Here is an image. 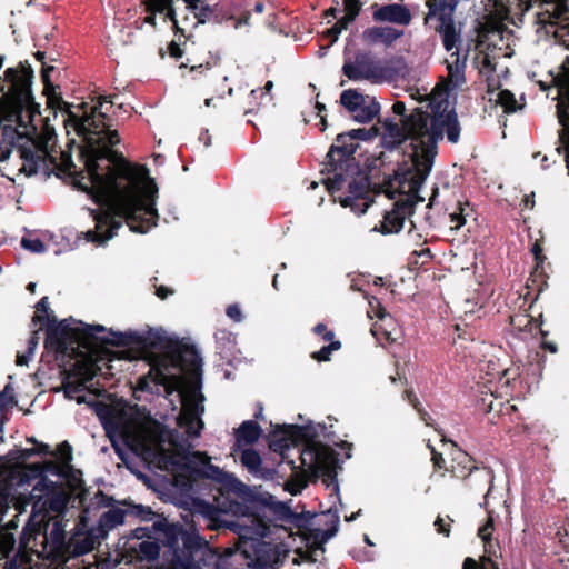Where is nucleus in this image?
<instances>
[{
  "instance_id": "nucleus-1",
  "label": "nucleus",
  "mask_w": 569,
  "mask_h": 569,
  "mask_svg": "<svg viewBox=\"0 0 569 569\" xmlns=\"http://www.w3.org/2000/svg\"><path fill=\"white\" fill-rule=\"evenodd\" d=\"M103 102L113 103L112 97H99V106L91 113L78 116L68 111L66 127H71L82 138L81 154L87 176L78 186L102 206L94 217L96 229L88 230L87 241L103 244L117 234L123 223L129 230L146 233L157 226L156 208L158 187L144 167L131 166L111 147L120 142L116 130H110L107 114L99 109Z\"/></svg>"
},
{
  "instance_id": "nucleus-22",
  "label": "nucleus",
  "mask_w": 569,
  "mask_h": 569,
  "mask_svg": "<svg viewBox=\"0 0 569 569\" xmlns=\"http://www.w3.org/2000/svg\"><path fill=\"white\" fill-rule=\"evenodd\" d=\"M216 348L222 358H229L236 350V336L224 329H219L214 333Z\"/></svg>"
},
{
  "instance_id": "nucleus-39",
  "label": "nucleus",
  "mask_w": 569,
  "mask_h": 569,
  "mask_svg": "<svg viewBox=\"0 0 569 569\" xmlns=\"http://www.w3.org/2000/svg\"><path fill=\"white\" fill-rule=\"evenodd\" d=\"M170 4H172V0H149L148 10L163 13Z\"/></svg>"
},
{
  "instance_id": "nucleus-16",
  "label": "nucleus",
  "mask_w": 569,
  "mask_h": 569,
  "mask_svg": "<svg viewBox=\"0 0 569 569\" xmlns=\"http://www.w3.org/2000/svg\"><path fill=\"white\" fill-rule=\"evenodd\" d=\"M350 139L347 133H340L336 138V142L330 147L327 153V159L332 167V170H337V163L341 162L345 158L350 157L356 151V146L349 142Z\"/></svg>"
},
{
  "instance_id": "nucleus-49",
  "label": "nucleus",
  "mask_w": 569,
  "mask_h": 569,
  "mask_svg": "<svg viewBox=\"0 0 569 569\" xmlns=\"http://www.w3.org/2000/svg\"><path fill=\"white\" fill-rule=\"evenodd\" d=\"M26 453H27V456L34 455V453H37V455H48V453H51V451H50L48 445L39 443L37 446V448L26 450Z\"/></svg>"
},
{
  "instance_id": "nucleus-60",
  "label": "nucleus",
  "mask_w": 569,
  "mask_h": 569,
  "mask_svg": "<svg viewBox=\"0 0 569 569\" xmlns=\"http://www.w3.org/2000/svg\"><path fill=\"white\" fill-rule=\"evenodd\" d=\"M341 32V28L337 27V24H335L332 28L328 30V34L332 38V42H335L338 39Z\"/></svg>"
},
{
  "instance_id": "nucleus-34",
  "label": "nucleus",
  "mask_w": 569,
  "mask_h": 569,
  "mask_svg": "<svg viewBox=\"0 0 569 569\" xmlns=\"http://www.w3.org/2000/svg\"><path fill=\"white\" fill-rule=\"evenodd\" d=\"M84 389V385L76 383V382H66L63 385L64 395L69 399H76L79 403L83 402V397L79 396V393Z\"/></svg>"
},
{
  "instance_id": "nucleus-4",
  "label": "nucleus",
  "mask_w": 569,
  "mask_h": 569,
  "mask_svg": "<svg viewBox=\"0 0 569 569\" xmlns=\"http://www.w3.org/2000/svg\"><path fill=\"white\" fill-rule=\"evenodd\" d=\"M439 132H433L431 136H426V142L420 140L418 143H426L428 147L425 149V158L418 162V174L405 176L403 181H393L391 187L398 182L399 199L393 203V208L387 211L380 226H375L372 231L381 232L382 234L398 233L405 223L407 217L413 212V207L423 201L419 196L420 188L428 178L435 160V139Z\"/></svg>"
},
{
  "instance_id": "nucleus-13",
  "label": "nucleus",
  "mask_w": 569,
  "mask_h": 569,
  "mask_svg": "<svg viewBox=\"0 0 569 569\" xmlns=\"http://www.w3.org/2000/svg\"><path fill=\"white\" fill-rule=\"evenodd\" d=\"M277 428L282 432L283 437L278 441H274L272 447L274 451H281L282 456L283 451L289 449L291 446H295L299 441H307L315 436L307 426L283 425L277 426Z\"/></svg>"
},
{
  "instance_id": "nucleus-37",
  "label": "nucleus",
  "mask_w": 569,
  "mask_h": 569,
  "mask_svg": "<svg viewBox=\"0 0 569 569\" xmlns=\"http://www.w3.org/2000/svg\"><path fill=\"white\" fill-rule=\"evenodd\" d=\"M492 530L493 519L492 516L489 513L487 522L483 526H481L478 530V536L482 539L485 545H488L490 542Z\"/></svg>"
},
{
  "instance_id": "nucleus-19",
  "label": "nucleus",
  "mask_w": 569,
  "mask_h": 569,
  "mask_svg": "<svg viewBox=\"0 0 569 569\" xmlns=\"http://www.w3.org/2000/svg\"><path fill=\"white\" fill-rule=\"evenodd\" d=\"M489 100L493 101L497 106L502 108L503 113H513L521 110L525 106L519 102L515 94L508 89L495 90L493 87L489 88Z\"/></svg>"
},
{
  "instance_id": "nucleus-9",
  "label": "nucleus",
  "mask_w": 569,
  "mask_h": 569,
  "mask_svg": "<svg viewBox=\"0 0 569 569\" xmlns=\"http://www.w3.org/2000/svg\"><path fill=\"white\" fill-rule=\"evenodd\" d=\"M302 468L311 472H321L327 478L325 482L328 488H331L332 493H339V486L336 476L332 473L336 463V455L333 450L325 445L315 443L306 447L303 450H298Z\"/></svg>"
},
{
  "instance_id": "nucleus-12",
  "label": "nucleus",
  "mask_w": 569,
  "mask_h": 569,
  "mask_svg": "<svg viewBox=\"0 0 569 569\" xmlns=\"http://www.w3.org/2000/svg\"><path fill=\"white\" fill-rule=\"evenodd\" d=\"M460 42H458L456 44V47L450 50L452 52L446 59V64H447V70H448V77H447L448 83L447 84H438V86H436L432 89V91H433L437 88L441 87L445 90H447L448 93H449V100L453 104H455V98H451V92L450 91L459 88L460 86H462L466 82V77H465L466 56L461 57V54H460V52L458 50V44Z\"/></svg>"
},
{
  "instance_id": "nucleus-51",
  "label": "nucleus",
  "mask_w": 569,
  "mask_h": 569,
  "mask_svg": "<svg viewBox=\"0 0 569 569\" xmlns=\"http://www.w3.org/2000/svg\"><path fill=\"white\" fill-rule=\"evenodd\" d=\"M38 343H39L38 332H37V331H34V332L32 333V336H31V337L29 338V340H28V353H29L30 356H33L34 350H36V348H37Z\"/></svg>"
},
{
  "instance_id": "nucleus-45",
  "label": "nucleus",
  "mask_w": 569,
  "mask_h": 569,
  "mask_svg": "<svg viewBox=\"0 0 569 569\" xmlns=\"http://www.w3.org/2000/svg\"><path fill=\"white\" fill-rule=\"evenodd\" d=\"M227 316L234 320L236 322H240L242 320V313L240 308L237 305H231L227 308Z\"/></svg>"
},
{
  "instance_id": "nucleus-55",
  "label": "nucleus",
  "mask_w": 569,
  "mask_h": 569,
  "mask_svg": "<svg viewBox=\"0 0 569 569\" xmlns=\"http://www.w3.org/2000/svg\"><path fill=\"white\" fill-rule=\"evenodd\" d=\"M169 53L173 58H181L182 57V50L176 42H171L169 44Z\"/></svg>"
},
{
  "instance_id": "nucleus-36",
  "label": "nucleus",
  "mask_w": 569,
  "mask_h": 569,
  "mask_svg": "<svg viewBox=\"0 0 569 569\" xmlns=\"http://www.w3.org/2000/svg\"><path fill=\"white\" fill-rule=\"evenodd\" d=\"M21 247L33 253H42L46 251L44 243L38 238L23 237L21 239Z\"/></svg>"
},
{
  "instance_id": "nucleus-7",
  "label": "nucleus",
  "mask_w": 569,
  "mask_h": 569,
  "mask_svg": "<svg viewBox=\"0 0 569 569\" xmlns=\"http://www.w3.org/2000/svg\"><path fill=\"white\" fill-rule=\"evenodd\" d=\"M16 122V132L20 138H26L34 144L42 153L50 141L54 138V130L40 117L39 106L33 101L26 99L19 101L11 114ZM43 159L44 154L38 156Z\"/></svg>"
},
{
  "instance_id": "nucleus-14",
  "label": "nucleus",
  "mask_w": 569,
  "mask_h": 569,
  "mask_svg": "<svg viewBox=\"0 0 569 569\" xmlns=\"http://www.w3.org/2000/svg\"><path fill=\"white\" fill-rule=\"evenodd\" d=\"M372 17L376 21H387L402 26H407L411 21L410 11L405 6L399 3L375 7Z\"/></svg>"
},
{
  "instance_id": "nucleus-46",
  "label": "nucleus",
  "mask_w": 569,
  "mask_h": 569,
  "mask_svg": "<svg viewBox=\"0 0 569 569\" xmlns=\"http://www.w3.org/2000/svg\"><path fill=\"white\" fill-rule=\"evenodd\" d=\"M428 447L431 450V455H432L431 460H432L435 467L439 468V469L443 468L445 459H443L442 455L437 452L436 449L433 447H431L430 445H428Z\"/></svg>"
},
{
  "instance_id": "nucleus-8",
  "label": "nucleus",
  "mask_w": 569,
  "mask_h": 569,
  "mask_svg": "<svg viewBox=\"0 0 569 569\" xmlns=\"http://www.w3.org/2000/svg\"><path fill=\"white\" fill-rule=\"evenodd\" d=\"M459 0H428V14L425 23L440 33L446 50H451L460 42L453 12Z\"/></svg>"
},
{
  "instance_id": "nucleus-21",
  "label": "nucleus",
  "mask_w": 569,
  "mask_h": 569,
  "mask_svg": "<svg viewBox=\"0 0 569 569\" xmlns=\"http://www.w3.org/2000/svg\"><path fill=\"white\" fill-rule=\"evenodd\" d=\"M475 473H470V477L468 479V486L476 491L483 490L486 487H488L486 495H485V502L481 503V506L487 505V498L491 490L492 482H493V475L491 470L483 468L478 469L475 468Z\"/></svg>"
},
{
  "instance_id": "nucleus-33",
  "label": "nucleus",
  "mask_w": 569,
  "mask_h": 569,
  "mask_svg": "<svg viewBox=\"0 0 569 569\" xmlns=\"http://www.w3.org/2000/svg\"><path fill=\"white\" fill-rule=\"evenodd\" d=\"M330 343L323 346L320 350L312 352L311 357L317 361H328L332 351L340 349V341H329Z\"/></svg>"
},
{
  "instance_id": "nucleus-27",
  "label": "nucleus",
  "mask_w": 569,
  "mask_h": 569,
  "mask_svg": "<svg viewBox=\"0 0 569 569\" xmlns=\"http://www.w3.org/2000/svg\"><path fill=\"white\" fill-rule=\"evenodd\" d=\"M64 523L62 520H53L46 528V538L50 539L54 545H61L64 541Z\"/></svg>"
},
{
  "instance_id": "nucleus-53",
  "label": "nucleus",
  "mask_w": 569,
  "mask_h": 569,
  "mask_svg": "<svg viewBox=\"0 0 569 569\" xmlns=\"http://www.w3.org/2000/svg\"><path fill=\"white\" fill-rule=\"evenodd\" d=\"M59 451L61 453V458L64 461L71 460V447L67 442H63L59 446Z\"/></svg>"
},
{
  "instance_id": "nucleus-20",
  "label": "nucleus",
  "mask_w": 569,
  "mask_h": 569,
  "mask_svg": "<svg viewBox=\"0 0 569 569\" xmlns=\"http://www.w3.org/2000/svg\"><path fill=\"white\" fill-rule=\"evenodd\" d=\"M260 435L261 429L257 422L243 421L236 431V447L240 449L242 446L252 445L258 441Z\"/></svg>"
},
{
  "instance_id": "nucleus-2",
  "label": "nucleus",
  "mask_w": 569,
  "mask_h": 569,
  "mask_svg": "<svg viewBox=\"0 0 569 569\" xmlns=\"http://www.w3.org/2000/svg\"><path fill=\"white\" fill-rule=\"evenodd\" d=\"M72 323L76 326L72 327L69 320H63L58 326L50 327L47 332L46 348L56 352H66L68 340L74 339L86 343L90 338L117 346L148 343L159 347L162 352L150 359V370L148 375L139 378L137 389L153 393L159 392V387L162 386L167 393L178 391L181 399L178 426L189 437L200 436L204 426L201 419L204 412V396L201 392L200 382L202 360L196 350L170 346L166 332L161 330H150L146 337L133 331H110L108 336L99 337L98 333L106 331L104 327L76 321Z\"/></svg>"
},
{
  "instance_id": "nucleus-29",
  "label": "nucleus",
  "mask_w": 569,
  "mask_h": 569,
  "mask_svg": "<svg viewBox=\"0 0 569 569\" xmlns=\"http://www.w3.org/2000/svg\"><path fill=\"white\" fill-rule=\"evenodd\" d=\"M495 69L496 64L488 54H485L481 58H479V72L487 78L489 88L495 87L492 79V73Z\"/></svg>"
},
{
  "instance_id": "nucleus-54",
  "label": "nucleus",
  "mask_w": 569,
  "mask_h": 569,
  "mask_svg": "<svg viewBox=\"0 0 569 569\" xmlns=\"http://www.w3.org/2000/svg\"><path fill=\"white\" fill-rule=\"evenodd\" d=\"M435 527L439 533H443L445 536H449L450 529L443 525V519L438 517L435 521Z\"/></svg>"
},
{
  "instance_id": "nucleus-56",
  "label": "nucleus",
  "mask_w": 569,
  "mask_h": 569,
  "mask_svg": "<svg viewBox=\"0 0 569 569\" xmlns=\"http://www.w3.org/2000/svg\"><path fill=\"white\" fill-rule=\"evenodd\" d=\"M38 312L47 313L49 310L48 297H43L36 306Z\"/></svg>"
},
{
  "instance_id": "nucleus-18",
  "label": "nucleus",
  "mask_w": 569,
  "mask_h": 569,
  "mask_svg": "<svg viewBox=\"0 0 569 569\" xmlns=\"http://www.w3.org/2000/svg\"><path fill=\"white\" fill-rule=\"evenodd\" d=\"M126 515L127 511L120 507H112L103 512L99 518L98 526L94 527L98 530V537L106 538L110 530L123 523Z\"/></svg>"
},
{
  "instance_id": "nucleus-59",
  "label": "nucleus",
  "mask_w": 569,
  "mask_h": 569,
  "mask_svg": "<svg viewBox=\"0 0 569 569\" xmlns=\"http://www.w3.org/2000/svg\"><path fill=\"white\" fill-rule=\"evenodd\" d=\"M392 110L396 114L403 116L406 111V106L403 102L397 101L396 103H393Z\"/></svg>"
},
{
  "instance_id": "nucleus-15",
  "label": "nucleus",
  "mask_w": 569,
  "mask_h": 569,
  "mask_svg": "<svg viewBox=\"0 0 569 569\" xmlns=\"http://www.w3.org/2000/svg\"><path fill=\"white\" fill-rule=\"evenodd\" d=\"M97 533L98 530L94 527L86 533H81L78 529L69 542L70 553L73 557H79L93 550L97 541L104 539L103 537H98Z\"/></svg>"
},
{
  "instance_id": "nucleus-61",
  "label": "nucleus",
  "mask_w": 569,
  "mask_h": 569,
  "mask_svg": "<svg viewBox=\"0 0 569 569\" xmlns=\"http://www.w3.org/2000/svg\"><path fill=\"white\" fill-rule=\"evenodd\" d=\"M353 20H348V14H343L337 22V27L341 28V30L347 29L348 24Z\"/></svg>"
},
{
  "instance_id": "nucleus-30",
  "label": "nucleus",
  "mask_w": 569,
  "mask_h": 569,
  "mask_svg": "<svg viewBox=\"0 0 569 569\" xmlns=\"http://www.w3.org/2000/svg\"><path fill=\"white\" fill-rule=\"evenodd\" d=\"M68 499L63 492H53L44 502L51 511L61 513L67 507Z\"/></svg>"
},
{
  "instance_id": "nucleus-50",
  "label": "nucleus",
  "mask_w": 569,
  "mask_h": 569,
  "mask_svg": "<svg viewBox=\"0 0 569 569\" xmlns=\"http://www.w3.org/2000/svg\"><path fill=\"white\" fill-rule=\"evenodd\" d=\"M450 221L452 223L451 229H460L466 222L465 218L458 213H451Z\"/></svg>"
},
{
  "instance_id": "nucleus-28",
  "label": "nucleus",
  "mask_w": 569,
  "mask_h": 569,
  "mask_svg": "<svg viewBox=\"0 0 569 569\" xmlns=\"http://www.w3.org/2000/svg\"><path fill=\"white\" fill-rule=\"evenodd\" d=\"M197 511L212 522L208 525L211 528H214L216 523L220 521L221 511L213 505L199 502L197 503Z\"/></svg>"
},
{
  "instance_id": "nucleus-23",
  "label": "nucleus",
  "mask_w": 569,
  "mask_h": 569,
  "mask_svg": "<svg viewBox=\"0 0 569 569\" xmlns=\"http://www.w3.org/2000/svg\"><path fill=\"white\" fill-rule=\"evenodd\" d=\"M380 111V104L369 96L367 102L361 103V107L353 112V119L360 123L370 122Z\"/></svg>"
},
{
  "instance_id": "nucleus-44",
  "label": "nucleus",
  "mask_w": 569,
  "mask_h": 569,
  "mask_svg": "<svg viewBox=\"0 0 569 569\" xmlns=\"http://www.w3.org/2000/svg\"><path fill=\"white\" fill-rule=\"evenodd\" d=\"M350 140L353 139H360V140H367L370 138V132L366 129H353L349 132H347Z\"/></svg>"
},
{
  "instance_id": "nucleus-10",
  "label": "nucleus",
  "mask_w": 569,
  "mask_h": 569,
  "mask_svg": "<svg viewBox=\"0 0 569 569\" xmlns=\"http://www.w3.org/2000/svg\"><path fill=\"white\" fill-rule=\"evenodd\" d=\"M211 458L201 451H190L184 456V462L193 472L222 485H231L236 478L210 462Z\"/></svg>"
},
{
  "instance_id": "nucleus-40",
  "label": "nucleus",
  "mask_w": 569,
  "mask_h": 569,
  "mask_svg": "<svg viewBox=\"0 0 569 569\" xmlns=\"http://www.w3.org/2000/svg\"><path fill=\"white\" fill-rule=\"evenodd\" d=\"M305 487H306V481L299 479V480H293V481L286 482L284 490H287L291 495H298V493H300L302 491V489Z\"/></svg>"
},
{
  "instance_id": "nucleus-57",
  "label": "nucleus",
  "mask_w": 569,
  "mask_h": 569,
  "mask_svg": "<svg viewBox=\"0 0 569 569\" xmlns=\"http://www.w3.org/2000/svg\"><path fill=\"white\" fill-rule=\"evenodd\" d=\"M32 358L28 352L27 353H18L17 355V365L18 366H24L28 365L29 360Z\"/></svg>"
},
{
  "instance_id": "nucleus-63",
  "label": "nucleus",
  "mask_w": 569,
  "mask_h": 569,
  "mask_svg": "<svg viewBox=\"0 0 569 569\" xmlns=\"http://www.w3.org/2000/svg\"><path fill=\"white\" fill-rule=\"evenodd\" d=\"M463 569H478V563L472 558H466L462 565Z\"/></svg>"
},
{
  "instance_id": "nucleus-38",
  "label": "nucleus",
  "mask_w": 569,
  "mask_h": 569,
  "mask_svg": "<svg viewBox=\"0 0 569 569\" xmlns=\"http://www.w3.org/2000/svg\"><path fill=\"white\" fill-rule=\"evenodd\" d=\"M345 14H348V20H355L360 11L359 0H343Z\"/></svg>"
},
{
  "instance_id": "nucleus-48",
  "label": "nucleus",
  "mask_w": 569,
  "mask_h": 569,
  "mask_svg": "<svg viewBox=\"0 0 569 569\" xmlns=\"http://www.w3.org/2000/svg\"><path fill=\"white\" fill-rule=\"evenodd\" d=\"M274 473H276V471L273 469L263 468L261 466L260 467V471L259 472H254L253 476L257 477V478H260V479L271 480V479H273Z\"/></svg>"
},
{
  "instance_id": "nucleus-47",
  "label": "nucleus",
  "mask_w": 569,
  "mask_h": 569,
  "mask_svg": "<svg viewBox=\"0 0 569 569\" xmlns=\"http://www.w3.org/2000/svg\"><path fill=\"white\" fill-rule=\"evenodd\" d=\"M136 515L140 517L142 520H151L154 513L150 508L138 506L136 508Z\"/></svg>"
},
{
  "instance_id": "nucleus-41",
  "label": "nucleus",
  "mask_w": 569,
  "mask_h": 569,
  "mask_svg": "<svg viewBox=\"0 0 569 569\" xmlns=\"http://www.w3.org/2000/svg\"><path fill=\"white\" fill-rule=\"evenodd\" d=\"M315 333L318 336H321L325 341H331L335 337L333 331L328 330L327 327L323 323H318L313 328Z\"/></svg>"
},
{
  "instance_id": "nucleus-5",
  "label": "nucleus",
  "mask_w": 569,
  "mask_h": 569,
  "mask_svg": "<svg viewBox=\"0 0 569 569\" xmlns=\"http://www.w3.org/2000/svg\"><path fill=\"white\" fill-rule=\"evenodd\" d=\"M123 439L128 448L149 467L171 471L178 465L176 455L167 447L166 439L154 428L136 426L124 432Z\"/></svg>"
},
{
  "instance_id": "nucleus-25",
  "label": "nucleus",
  "mask_w": 569,
  "mask_h": 569,
  "mask_svg": "<svg viewBox=\"0 0 569 569\" xmlns=\"http://www.w3.org/2000/svg\"><path fill=\"white\" fill-rule=\"evenodd\" d=\"M136 550L140 559L148 561L158 559L160 555L159 543L151 540L141 541Z\"/></svg>"
},
{
  "instance_id": "nucleus-3",
  "label": "nucleus",
  "mask_w": 569,
  "mask_h": 569,
  "mask_svg": "<svg viewBox=\"0 0 569 569\" xmlns=\"http://www.w3.org/2000/svg\"><path fill=\"white\" fill-rule=\"evenodd\" d=\"M430 113L423 111L421 108H416L413 112L402 121V124L390 123L386 127L383 134V142L386 146L393 147L405 140H410L412 149L411 159L413 171L408 172L407 176L418 174V162L425 158V149L428 147L426 143H418L420 140L426 142V136H431L433 132H439L435 139V157L438 152V142L446 136L448 141L457 143L460 138L461 127L458 120L453 103L449 100V93L443 88L439 87L431 91L427 97Z\"/></svg>"
},
{
  "instance_id": "nucleus-58",
  "label": "nucleus",
  "mask_w": 569,
  "mask_h": 569,
  "mask_svg": "<svg viewBox=\"0 0 569 569\" xmlns=\"http://www.w3.org/2000/svg\"><path fill=\"white\" fill-rule=\"evenodd\" d=\"M171 293H172V291H171V290H169V289H167V288H166V287H163V286H159V287H157V289H156V295H157L159 298H161V299L167 298V297H168L169 295H171Z\"/></svg>"
},
{
  "instance_id": "nucleus-26",
  "label": "nucleus",
  "mask_w": 569,
  "mask_h": 569,
  "mask_svg": "<svg viewBox=\"0 0 569 569\" xmlns=\"http://www.w3.org/2000/svg\"><path fill=\"white\" fill-rule=\"evenodd\" d=\"M241 463L249 470L251 475L260 471L262 459L260 455L252 449H244L240 456Z\"/></svg>"
},
{
  "instance_id": "nucleus-11",
  "label": "nucleus",
  "mask_w": 569,
  "mask_h": 569,
  "mask_svg": "<svg viewBox=\"0 0 569 569\" xmlns=\"http://www.w3.org/2000/svg\"><path fill=\"white\" fill-rule=\"evenodd\" d=\"M339 202L345 208L360 216L363 214L372 202L368 183L363 180H353L348 186V194L339 198Z\"/></svg>"
},
{
  "instance_id": "nucleus-32",
  "label": "nucleus",
  "mask_w": 569,
  "mask_h": 569,
  "mask_svg": "<svg viewBox=\"0 0 569 569\" xmlns=\"http://www.w3.org/2000/svg\"><path fill=\"white\" fill-rule=\"evenodd\" d=\"M244 521L246 520L231 521L227 525V527L237 532L241 538L251 539L252 535L256 533V530L253 527L244 523Z\"/></svg>"
},
{
  "instance_id": "nucleus-52",
  "label": "nucleus",
  "mask_w": 569,
  "mask_h": 569,
  "mask_svg": "<svg viewBox=\"0 0 569 569\" xmlns=\"http://www.w3.org/2000/svg\"><path fill=\"white\" fill-rule=\"evenodd\" d=\"M331 521L333 523L332 526V529L331 530H328L326 533H325V539H330L331 537H333L336 535V532L338 531V525H339V517L335 513V515H331Z\"/></svg>"
},
{
  "instance_id": "nucleus-43",
  "label": "nucleus",
  "mask_w": 569,
  "mask_h": 569,
  "mask_svg": "<svg viewBox=\"0 0 569 569\" xmlns=\"http://www.w3.org/2000/svg\"><path fill=\"white\" fill-rule=\"evenodd\" d=\"M12 389L10 386H6L4 390L0 392V410L13 401Z\"/></svg>"
},
{
  "instance_id": "nucleus-31",
  "label": "nucleus",
  "mask_w": 569,
  "mask_h": 569,
  "mask_svg": "<svg viewBox=\"0 0 569 569\" xmlns=\"http://www.w3.org/2000/svg\"><path fill=\"white\" fill-rule=\"evenodd\" d=\"M405 399L417 410V412L419 413L420 418L422 421H425V423L427 426H430V420H431V417L428 415L427 411H425L421 406H420V402L418 400V398L416 397V395L413 393L412 390H406L405 391Z\"/></svg>"
},
{
  "instance_id": "nucleus-6",
  "label": "nucleus",
  "mask_w": 569,
  "mask_h": 569,
  "mask_svg": "<svg viewBox=\"0 0 569 569\" xmlns=\"http://www.w3.org/2000/svg\"><path fill=\"white\" fill-rule=\"evenodd\" d=\"M341 71L351 81L380 84L403 78L408 68L402 59L382 60L370 52L359 51L345 59Z\"/></svg>"
},
{
  "instance_id": "nucleus-17",
  "label": "nucleus",
  "mask_w": 569,
  "mask_h": 569,
  "mask_svg": "<svg viewBox=\"0 0 569 569\" xmlns=\"http://www.w3.org/2000/svg\"><path fill=\"white\" fill-rule=\"evenodd\" d=\"M402 34V31L392 27H372L363 31L362 38L370 44L382 42L386 46H389Z\"/></svg>"
},
{
  "instance_id": "nucleus-64",
  "label": "nucleus",
  "mask_w": 569,
  "mask_h": 569,
  "mask_svg": "<svg viewBox=\"0 0 569 569\" xmlns=\"http://www.w3.org/2000/svg\"><path fill=\"white\" fill-rule=\"evenodd\" d=\"M487 566H490L491 569H499L490 558L482 559L480 569H489Z\"/></svg>"
},
{
  "instance_id": "nucleus-24",
  "label": "nucleus",
  "mask_w": 569,
  "mask_h": 569,
  "mask_svg": "<svg viewBox=\"0 0 569 569\" xmlns=\"http://www.w3.org/2000/svg\"><path fill=\"white\" fill-rule=\"evenodd\" d=\"M367 97L357 91L356 89H347L340 94V103L351 113L361 107V103L367 102Z\"/></svg>"
},
{
  "instance_id": "nucleus-35",
  "label": "nucleus",
  "mask_w": 569,
  "mask_h": 569,
  "mask_svg": "<svg viewBox=\"0 0 569 569\" xmlns=\"http://www.w3.org/2000/svg\"><path fill=\"white\" fill-rule=\"evenodd\" d=\"M377 307L373 306V302L370 301L371 311H369L370 317H377L386 327H391L393 325V319L390 315H388L381 307L378 300H376Z\"/></svg>"
},
{
  "instance_id": "nucleus-42",
  "label": "nucleus",
  "mask_w": 569,
  "mask_h": 569,
  "mask_svg": "<svg viewBox=\"0 0 569 569\" xmlns=\"http://www.w3.org/2000/svg\"><path fill=\"white\" fill-rule=\"evenodd\" d=\"M342 182H343V177H342V174H341V173H337V172H335V173H333V177L328 179L327 188H328V190H330V191H337V190H340V189H341V184H342Z\"/></svg>"
},
{
  "instance_id": "nucleus-62",
  "label": "nucleus",
  "mask_w": 569,
  "mask_h": 569,
  "mask_svg": "<svg viewBox=\"0 0 569 569\" xmlns=\"http://www.w3.org/2000/svg\"><path fill=\"white\" fill-rule=\"evenodd\" d=\"M199 140L202 141L206 147H209L211 144V137L209 136V131L203 130L199 136Z\"/></svg>"
}]
</instances>
